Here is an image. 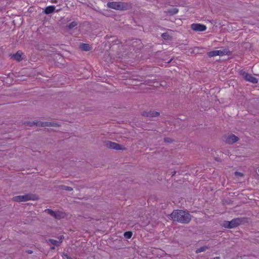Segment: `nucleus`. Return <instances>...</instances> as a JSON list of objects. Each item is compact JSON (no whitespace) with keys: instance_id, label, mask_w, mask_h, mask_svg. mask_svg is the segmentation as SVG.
Returning a JSON list of instances; mask_svg holds the SVG:
<instances>
[{"instance_id":"f257e3e1","label":"nucleus","mask_w":259,"mask_h":259,"mask_svg":"<svg viewBox=\"0 0 259 259\" xmlns=\"http://www.w3.org/2000/svg\"><path fill=\"white\" fill-rule=\"evenodd\" d=\"M174 221L182 224H188L192 219V215L187 211L183 210H174L170 214Z\"/></svg>"},{"instance_id":"f03ea898","label":"nucleus","mask_w":259,"mask_h":259,"mask_svg":"<svg viewBox=\"0 0 259 259\" xmlns=\"http://www.w3.org/2000/svg\"><path fill=\"white\" fill-rule=\"evenodd\" d=\"M107 6L108 8L120 11L127 10L130 7L127 3L121 2H108L107 4Z\"/></svg>"},{"instance_id":"7ed1b4c3","label":"nucleus","mask_w":259,"mask_h":259,"mask_svg":"<svg viewBox=\"0 0 259 259\" xmlns=\"http://www.w3.org/2000/svg\"><path fill=\"white\" fill-rule=\"evenodd\" d=\"M37 199L38 196L35 194H32L16 196L12 198V200L15 202H25L30 200H36Z\"/></svg>"},{"instance_id":"20e7f679","label":"nucleus","mask_w":259,"mask_h":259,"mask_svg":"<svg viewBox=\"0 0 259 259\" xmlns=\"http://www.w3.org/2000/svg\"><path fill=\"white\" fill-rule=\"evenodd\" d=\"M243 221L242 219L239 218H235L232 220L231 221H224L223 226L226 228H234L241 224Z\"/></svg>"},{"instance_id":"39448f33","label":"nucleus","mask_w":259,"mask_h":259,"mask_svg":"<svg viewBox=\"0 0 259 259\" xmlns=\"http://www.w3.org/2000/svg\"><path fill=\"white\" fill-rule=\"evenodd\" d=\"M240 74L245 79V80L250 82L253 83H257L258 79L253 76L251 74L246 73L243 70H241L239 72Z\"/></svg>"},{"instance_id":"423d86ee","label":"nucleus","mask_w":259,"mask_h":259,"mask_svg":"<svg viewBox=\"0 0 259 259\" xmlns=\"http://www.w3.org/2000/svg\"><path fill=\"white\" fill-rule=\"evenodd\" d=\"M105 145L106 147L111 149H115L116 150L126 149L125 147H123L121 145L110 141H105Z\"/></svg>"},{"instance_id":"0eeeda50","label":"nucleus","mask_w":259,"mask_h":259,"mask_svg":"<svg viewBox=\"0 0 259 259\" xmlns=\"http://www.w3.org/2000/svg\"><path fill=\"white\" fill-rule=\"evenodd\" d=\"M142 115L145 117H155L160 115V113L154 110H150L149 111H144Z\"/></svg>"},{"instance_id":"6e6552de","label":"nucleus","mask_w":259,"mask_h":259,"mask_svg":"<svg viewBox=\"0 0 259 259\" xmlns=\"http://www.w3.org/2000/svg\"><path fill=\"white\" fill-rule=\"evenodd\" d=\"M191 28L196 31H203L206 29V27L204 25L198 23L192 24Z\"/></svg>"},{"instance_id":"1a4fd4ad","label":"nucleus","mask_w":259,"mask_h":259,"mask_svg":"<svg viewBox=\"0 0 259 259\" xmlns=\"http://www.w3.org/2000/svg\"><path fill=\"white\" fill-rule=\"evenodd\" d=\"M239 140V138L234 134L229 136L226 139V142L229 144H232Z\"/></svg>"},{"instance_id":"9d476101","label":"nucleus","mask_w":259,"mask_h":259,"mask_svg":"<svg viewBox=\"0 0 259 259\" xmlns=\"http://www.w3.org/2000/svg\"><path fill=\"white\" fill-rule=\"evenodd\" d=\"M79 48L84 51H89L92 49V47L88 44H81L80 45Z\"/></svg>"},{"instance_id":"9b49d317","label":"nucleus","mask_w":259,"mask_h":259,"mask_svg":"<svg viewBox=\"0 0 259 259\" xmlns=\"http://www.w3.org/2000/svg\"><path fill=\"white\" fill-rule=\"evenodd\" d=\"M55 7L51 6L46 7L45 9L44 12L46 14H50L53 13L55 11Z\"/></svg>"},{"instance_id":"f8f14e48","label":"nucleus","mask_w":259,"mask_h":259,"mask_svg":"<svg viewBox=\"0 0 259 259\" xmlns=\"http://www.w3.org/2000/svg\"><path fill=\"white\" fill-rule=\"evenodd\" d=\"M179 12V10L177 8H172L169 10H167L165 12V13L169 15L170 16H172L176 14Z\"/></svg>"},{"instance_id":"ddd939ff","label":"nucleus","mask_w":259,"mask_h":259,"mask_svg":"<svg viewBox=\"0 0 259 259\" xmlns=\"http://www.w3.org/2000/svg\"><path fill=\"white\" fill-rule=\"evenodd\" d=\"M45 211L56 219L59 218L58 215L56 214V213L51 209H46Z\"/></svg>"},{"instance_id":"4468645a","label":"nucleus","mask_w":259,"mask_h":259,"mask_svg":"<svg viewBox=\"0 0 259 259\" xmlns=\"http://www.w3.org/2000/svg\"><path fill=\"white\" fill-rule=\"evenodd\" d=\"M22 54V53H20L18 51L15 54L13 55V57L15 60L19 62L22 60V58L21 57Z\"/></svg>"},{"instance_id":"2eb2a0df","label":"nucleus","mask_w":259,"mask_h":259,"mask_svg":"<svg viewBox=\"0 0 259 259\" xmlns=\"http://www.w3.org/2000/svg\"><path fill=\"white\" fill-rule=\"evenodd\" d=\"M58 188L60 190H64L66 191H71L73 190V188L72 187L65 185L58 186Z\"/></svg>"},{"instance_id":"dca6fc26","label":"nucleus","mask_w":259,"mask_h":259,"mask_svg":"<svg viewBox=\"0 0 259 259\" xmlns=\"http://www.w3.org/2000/svg\"><path fill=\"white\" fill-rule=\"evenodd\" d=\"M209 248V247L207 246H204L202 247H200L199 248H198L196 250V253H198L203 251H205L206 249H208Z\"/></svg>"},{"instance_id":"f3484780","label":"nucleus","mask_w":259,"mask_h":259,"mask_svg":"<svg viewBox=\"0 0 259 259\" xmlns=\"http://www.w3.org/2000/svg\"><path fill=\"white\" fill-rule=\"evenodd\" d=\"M49 242L53 245H55V246H58L60 245V244H61L60 242H59V241H57L56 240H54V239H50L49 240Z\"/></svg>"},{"instance_id":"a211bd4d","label":"nucleus","mask_w":259,"mask_h":259,"mask_svg":"<svg viewBox=\"0 0 259 259\" xmlns=\"http://www.w3.org/2000/svg\"><path fill=\"white\" fill-rule=\"evenodd\" d=\"M161 37L165 40H168L171 38V36L168 34V33L165 32L161 34Z\"/></svg>"},{"instance_id":"6ab92c4d","label":"nucleus","mask_w":259,"mask_h":259,"mask_svg":"<svg viewBox=\"0 0 259 259\" xmlns=\"http://www.w3.org/2000/svg\"><path fill=\"white\" fill-rule=\"evenodd\" d=\"M207 55L209 57H212L214 56H218L217 51L214 50V51H212L209 52L207 53Z\"/></svg>"},{"instance_id":"aec40b11","label":"nucleus","mask_w":259,"mask_h":259,"mask_svg":"<svg viewBox=\"0 0 259 259\" xmlns=\"http://www.w3.org/2000/svg\"><path fill=\"white\" fill-rule=\"evenodd\" d=\"M77 23L75 21H73L72 22H71L68 26V28L70 29H72L73 28H74V27H75L76 26H77Z\"/></svg>"},{"instance_id":"412c9836","label":"nucleus","mask_w":259,"mask_h":259,"mask_svg":"<svg viewBox=\"0 0 259 259\" xmlns=\"http://www.w3.org/2000/svg\"><path fill=\"white\" fill-rule=\"evenodd\" d=\"M132 234H133V233L132 232L127 231V232H125L124 233V236L126 238L130 239L132 237Z\"/></svg>"},{"instance_id":"4be33fe9","label":"nucleus","mask_w":259,"mask_h":259,"mask_svg":"<svg viewBox=\"0 0 259 259\" xmlns=\"http://www.w3.org/2000/svg\"><path fill=\"white\" fill-rule=\"evenodd\" d=\"M218 56H222L227 54V52L225 50L221 51V50H217Z\"/></svg>"},{"instance_id":"5701e85b","label":"nucleus","mask_w":259,"mask_h":259,"mask_svg":"<svg viewBox=\"0 0 259 259\" xmlns=\"http://www.w3.org/2000/svg\"><path fill=\"white\" fill-rule=\"evenodd\" d=\"M51 122L45 121L41 124L40 127L50 126Z\"/></svg>"},{"instance_id":"b1692460","label":"nucleus","mask_w":259,"mask_h":259,"mask_svg":"<svg viewBox=\"0 0 259 259\" xmlns=\"http://www.w3.org/2000/svg\"><path fill=\"white\" fill-rule=\"evenodd\" d=\"M60 124L58 122H51L50 126L52 127H59Z\"/></svg>"},{"instance_id":"393cba45","label":"nucleus","mask_w":259,"mask_h":259,"mask_svg":"<svg viewBox=\"0 0 259 259\" xmlns=\"http://www.w3.org/2000/svg\"><path fill=\"white\" fill-rule=\"evenodd\" d=\"M33 123L34 124V125L40 127V125H41V124L42 123V121H38L35 120V121H33Z\"/></svg>"},{"instance_id":"a878e982","label":"nucleus","mask_w":259,"mask_h":259,"mask_svg":"<svg viewBox=\"0 0 259 259\" xmlns=\"http://www.w3.org/2000/svg\"><path fill=\"white\" fill-rule=\"evenodd\" d=\"M164 141L165 142V143H171L172 140L170 139V138H165L164 139Z\"/></svg>"},{"instance_id":"bb28decb","label":"nucleus","mask_w":259,"mask_h":259,"mask_svg":"<svg viewBox=\"0 0 259 259\" xmlns=\"http://www.w3.org/2000/svg\"><path fill=\"white\" fill-rule=\"evenodd\" d=\"M236 176H238L240 177H242L243 176V174L240 172L236 171L235 172Z\"/></svg>"},{"instance_id":"cd10ccee","label":"nucleus","mask_w":259,"mask_h":259,"mask_svg":"<svg viewBox=\"0 0 259 259\" xmlns=\"http://www.w3.org/2000/svg\"><path fill=\"white\" fill-rule=\"evenodd\" d=\"M64 238V237L63 235H61L59 237V242L61 243L62 242V240Z\"/></svg>"},{"instance_id":"c85d7f7f","label":"nucleus","mask_w":259,"mask_h":259,"mask_svg":"<svg viewBox=\"0 0 259 259\" xmlns=\"http://www.w3.org/2000/svg\"><path fill=\"white\" fill-rule=\"evenodd\" d=\"M27 125H29L30 126H32L33 125H34V124L33 123V122H27Z\"/></svg>"},{"instance_id":"c756f323","label":"nucleus","mask_w":259,"mask_h":259,"mask_svg":"<svg viewBox=\"0 0 259 259\" xmlns=\"http://www.w3.org/2000/svg\"><path fill=\"white\" fill-rule=\"evenodd\" d=\"M64 255L67 258V259H72L71 257H69L67 254H64Z\"/></svg>"},{"instance_id":"7c9ffc66","label":"nucleus","mask_w":259,"mask_h":259,"mask_svg":"<svg viewBox=\"0 0 259 259\" xmlns=\"http://www.w3.org/2000/svg\"><path fill=\"white\" fill-rule=\"evenodd\" d=\"M210 259H220V256H215L214 257L211 258Z\"/></svg>"},{"instance_id":"2f4dec72","label":"nucleus","mask_w":259,"mask_h":259,"mask_svg":"<svg viewBox=\"0 0 259 259\" xmlns=\"http://www.w3.org/2000/svg\"><path fill=\"white\" fill-rule=\"evenodd\" d=\"M27 252L28 253L31 254V253H32V251L30 250H27Z\"/></svg>"},{"instance_id":"473e14b6","label":"nucleus","mask_w":259,"mask_h":259,"mask_svg":"<svg viewBox=\"0 0 259 259\" xmlns=\"http://www.w3.org/2000/svg\"><path fill=\"white\" fill-rule=\"evenodd\" d=\"M52 2L57 3V0H51Z\"/></svg>"},{"instance_id":"72a5a7b5","label":"nucleus","mask_w":259,"mask_h":259,"mask_svg":"<svg viewBox=\"0 0 259 259\" xmlns=\"http://www.w3.org/2000/svg\"><path fill=\"white\" fill-rule=\"evenodd\" d=\"M51 249H55V247H51Z\"/></svg>"},{"instance_id":"f704fd0d","label":"nucleus","mask_w":259,"mask_h":259,"mask_svg":"<svg viewBox=\"0 0 259 259\" xmlns=\"http://www.w3.org/2000/svg\"><path fill=\"white\" fill-rule=\"evenodd\" d=\"M175 173H176V172H174V173H173L172 176L175 175Z\"/></svg>"},{"instance_id":"c9c22d12","label":"nucleus","mask_w":259,"mask_h":259,"mask_svg":"<svg viewBox=\"0 0 259 259\" xmlns=\"http://www.w3.org/2000/svg\"><path fill=\"white\" fill-rule=\"evenodd\" d=\"M215 160H217V161H218L219 159L215 158Z\"/></svg>"},{"instance_id":"e433bc0d","label":"nucleus","mask_w":259,"mask_h":259,"mask_svg":"<svg viewBox=\"0 0 259 259\" xmlns=\"http://www.w3.org/2000/svg\"><path fill=\"white\" fill-rule=\"evenodd\" d=\"M215 160H217V161H218L219 159L215 158Z\"/></svg>"},{"instance_id":"4c0bfd02","label":"nucleus","mask_w":259,"mask_h":259,"mask_svg":"<svg viewBox=\"0 0 259 259\" xmlns=\"http://www.w3.org/2000/svg\"><path fill=\"white\" fill-rule=\"evenodd\" d=\"M215 160H217V161H218L219 159L215 158Z\"/></svg>"},{"instance_id":"58836bf2","label":"nucleus","mask_w":259,"mask_h":259,"mask_svg":"<svg viewBox=\"0 0 259 259\" xmlns=\"http://www.w3.org/2000/svg\"><path fill=\"white\" fill-rule=\"evenodd\" d=\"M258 172H259V168H258Z\"/></svg>"}]
</instances>
